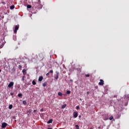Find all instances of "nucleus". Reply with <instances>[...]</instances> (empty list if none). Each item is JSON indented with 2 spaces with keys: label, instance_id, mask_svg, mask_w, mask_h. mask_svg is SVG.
Returning a JSON list of instances; mask_svg holds the SVG:
<instances>
[{
  "label": "nucleus",
  "instance_id": "f257e3e1",
  "mask_svg": "<svg viewBox=\"0 0 129 129\" xmlns=\"http://www.w3.org/2000/svg\"><path fill=\"white\" fill-rule=\"evenodd\" d=\"M73 115L75 118L78 116V112L77 111H75L73 113Z\"/></svg>",
  "mask_w": 129,
  "mask_h": 129
},
{
  "label": "nucleus",
  "instance_id": "f03ea898",
  "mask_svg": "<svg viewBox=\"0 0 129 129\" xmlns=\"http://www.w3.org/2000/svg\"><path fill=\"white\" fill-rule=\"evenodd\" d=\"M7 125H8V124L6 122L3 123L2 125V128H5V127H6Z\"/></svg>",
  "mask_w": 129,
  "mask_h": 129
},
{
  "label": "nucleus",
  "instance_id": "7ed1b4c3",
  "mask_svg": "<svg viewBox=\"0 0 129 129\" xmlns=\"http://www.w3.org/2000/svg\"><path fill=\"white\" fill-rule=\"evenodd\" d=\"M12 86H14L13 82H10V84L8 85V87H9V88H11V87H12Z\"/></svg>",
  "mask_w": 129,
  "mask_h": 129
},
{
  "label": "nucleus",
  "instance_id": "20e7f679",
  "mask_svg": "<svg viewBox=\"0 0 129 129\" xmlns=\"http://www.w3.org/2000/svg\"><path fill=\"white\" fill-rule=\"evenodd\" d=\"M19 30V25L15 26V29L14 30V33H17V31Z\"/></svg>",
  "mask_w": 129,
  "mask_h": 129
},
{
  "label": "nucleus",
  "instance_id": "39448f33",
  "mask_svg": "<svg viewBox=\"0 0 129 129\" xmlns=\"http://www.w3.org/2000/svg\"><path fill=\"white\" fill-rule=\"evenodd\" d=\"M56 75L55 76V79H58L59 78V72H56Z\"/></svg>",
  "mask_w": 129,
  "mask_h": 129
},
{
  "label": "nucleus",
  "instance_id": "423d86ee",
  "mask_svg": "<svg viewBox=\"0 0 129 129\" xmlns=\"http://www.w3.org/2000/svg\"><path fill=\"white\" fill-rule=\"evenodd\" d=\"M100 82L99 83V85H103V80H100Z\"/></svg>",
  "mask_w": 129,
  "mask_h": 129
},
{
  "label": "nucleus",
  "instance_id": "0eeeda50",
  "mask_svg": "<svg viewBox=\"0 0 129 129\" xmlns=\"http://www.w3.org/2000/svg\"><path fill=\"white\" fill-rule=\"evenodd\" d=\"M42 80H43V77H39L38 79V81L41 82L42 81Z\"/></svg>",
  "mask_w": 129,
  "mask_h": 129
},
{
  "label": "nucleus",
  "instance_id": "6e6552de",
  "mask_svg": "<svg viewBox=\"0 0 129 129\" xmlns=\"http://www.w3.org/2000/svg\"><path fill=\"white\" fill-rule=\"evenodd\" d=\"M66 106H67V105L66 104H64V105H62L61 106V108H62V109L65 108V107H66Z\"/></svg>",
  "mask_w": 129,
  "mask_h": 129
},
{
  "label": "nucleus",
  "instance_id": "1a4fd4ad",
  "mask_svg": "<svg viewBox=\"0 0 129 129\" xmlns=\"http://www.w3.org/2000/svg\"><path fill=\"white\" fill-rule=\"evenodd\" d=\"M53 121V120L52 119H50L47 121V123H52V122Z\"/></svg>",
  "mask_w": 129,
  "mask_h": 129
},
{
  "label": "nucleus",
  "instance_id": "9d476101",
  "mask_svg": "<svg viewBox=\"0 0 129 129\" xmlns=\"http://www.w3.org/2000/svg\"><path fill=\"white\" fill-rule=\"evenodd\" d=\"M31 112H32V110H29L27 111V114H28V115H29V114H30V113H31Z\"/></svg>",
  "mask_w": 129,
  "mask_h": 129
},
{
  "label": "nucleus",
  "instance_id": "9b49d317",
  "mask_svg": "<svg viewBox=\"0 0 129 129\" xmlns=\"http://www.w3.org/2000/svg\"><path fill=\"white\" fill-rule=\"evenodd\" d=\"M15 71H16V70L15 69V68H13L12 70V73H15Z\"/></svg>",
  "mask_w": 129,
  "mask_h": 129
},
{
  "label": "nucleus",
  "instance_id": "f8f14e48",
  "mask_svg": "<svg viewBox=\"0 0 129 129\" xmlns=\"http://www.w3.org/2000/svg\"><path fill=\"white\" fill-rule=\"evenodd\" d=\"M15 9V6H11L10 7V10H14Z\"/></svg>",
  "mask_w": 129,
  "mask_h": 129
},
{
  "label": "nucleus",
  "instance_id": "ddd939ff",
  "mask_svg": "<svg viewBox=\"0 0 129 129\" xmlns=\"http://www.w3.org/2000/svg\"><path fill=\"white\" fill-rule=\"evenodd\" d=\"M9 109H12L13 108V105H10L9 106Z\"/></svg>",
  "mask_w": 129,
  "mask_h": 129
},
{
  "label": "nucleus",
  "instance_id": "4468645a",
  "mask_svg": "<svg viewBox=\"0 0 129 129\" xmlns=\"http://www.w3.org/2000/svg\"><path fill=\"white\" fill-rule=\"evenodd\" d=\"M27 9H31V8H32V6L31 5H27Z\"/></svg>",
  "mask_w": 129,
  "mask_h": 129
},
{
  "label": "nucleus",
  "instance_id": "2eb2a0df",
  "mask_svg": "<svg viewBox=\"0 0 129 129\" xmlns=\"http://www.w3.org/2000/svg\"><path fill=\"white\" fill-rule=\"evenodd\" d=\"M58 95H59V96H62V93L59 92L58 93Z\"/></svg>",
  "mask_w": 129,
  "mask_h": 129
},
{
  "label": "nucleus",
  "instance_id": "dca6fc26",
  "mask_svg": "<svg viewBox=\"0 0 129 129\" xmlns=\"http://www.w3.org/2000/svg\"><path fill=\"white\" fill-rule=\"evenodd\" d=\"M109 119H110V120H112V119H113V116H111L109 117Z\"/></svg>",
  "mask_w": 129,
  "mask_h": 129
},
{
  "label": "nucleus",
  "instance_id": "f3484780",
  "mask_svg": "<svg viewBox=\"0 0 129 129\" xmlns=\"http://www.w3.org/2000/svg\"><path fill=\"white\" fill-rule=\"evenodd\" d=\"M32 84H33V85H36V82H35V81H32Z\"/></svg>",
  "mask_w": 129,
  "mask_h": 129
},
{
  "label": "nucleus",
  "instance_id": "a211bd4d",
  "mask_svg": "<svg viewBox=\"0 0 129 129\" xmlns=\"http://www.w3.org/2000/svg\"><path fill=\"white\" fill-rule=\"evenodd\" d=\"M42 86L45 87V86H47V84H46V83H44V84H43Z\"/></svg>",
  "mask_w": 129,
  "mask_h": 129
},
{
  "label": "nucleus",
  "instance_id": "6ab92c4d",
  "mask_svg": "<svg viewBox=\"0 0 129 129\" xmlns=\"http://www.w3.org/2000/svg\"><path fill=\"white\" fill-rule=\"evenodd\" d=\"M22 94H19L18 95V97H21V96H22Z\"/></svg>",
  "mask_w": 129,
  "mask_h": 129
},
{
  "label": "nucleus",
  "instance_id": "aec40b11",
  "mask_svg": "<svg viewBox=\"0 0 129 129\" xmlns=\"http://www.w3.org/2000/svg\"><path fill=\"white\" fill-rule=\"evenodd\" d=\"M76 129H79V126L78 125H76Z\"/></svg>",
  "mask_w": 129,
  "mask_h": 129
},
{
  "label": "nucleus",
  "instance_id": "412c9836",
  "mask_svg": "<svg viewBox=\"0 0 129 129\" xmlns=\"http://www.w3.org/2000/svg\"><path fill=\"white\" fill-rule=\"evenodd\" d=\"M23 104H27V102L26 101H23Z\"/></svg>",
  "mask_w": 129,
  "mask_h": 129
},
{
  "label": "nucleus",
  "instance_id": "4be33fe9",
  "mask_svg": "<svg viewBox=\"0 0 129 129\" xmlns=\"http://www.w3.org/2000/svg\"><path fill=\"white\" fill-rule=\"evenodd\" d=\"M71 92L70 91H67V94H70Z\"/></svg>",
  "mask_w": 129,
  "mask_h": 129
},
{
  "label": "nucleus",
  "instance_id": "5701e85b",
  "mask_svg": "<svg viewBox=\"0 0 129 129\" xmlns=\"http://www.w3.org/2000/svg\"><path fill=\"white\" fill-rule=\"evenodd\" d=\"M76 109H79L80 108V107H79V106H76Z\"/></svg>",
  "mask_w": 129,
  "mask_h": 129
},
{
  "label": "nucleus",
  "instance_id": "b1692460",
  "mask_svg": "<svg viewBox=\"0 0 129 129\" xmlns=\"http://www.w3.org/2000/svg\"><path fill=\"white\" fill-rule=\"evenodd\" d=\"M24 80H25V77H22V81H24Z\"/></svg>",
  "mask_w": 129,
  "mask_h": 129
},
{
  "label": "nucleus",
  "instance_id": "393cba45",
  "mask_svg": "<svg viewBox=\"0 0 129 129\" xmlns=\"http://www.w3.org/2000/svg\"><path fill=\"white\" fill-rule=\"evenodd\" d=\"M49 73H53V70H50Z\"/></svg>",
  "mask_w": 129,
  "mask_h": 129
},
{
  "label": "nucleus",
  "instance_id": "a878e982",
  "mask_svg": "<svg viewBox=\"0 0 129 129\" xmlns=\"http://www.w3.org/2000/svg\"><path fill=\"white\" fill-rule=\"evenodd\" d=\"M90 75H86V77H89Z\"/></svg>",
  "mask_w": 129,
  "mask_h": 129
},
{
  "label": "nucleus",
  "instance_id": "bb28decb",
  "mask_svg": "<svg viewBox=\"0 0 129 129\" xmlns=\"http://www.w3.org/2000/svg\"><path fill=\"white\" fill-rule=\"evenodd\" d=\"M38 4H39V5H40L41 4V1H40V0H38Z\"/></svg>",
  "mask_w": 129,
  "mask_h": 129
},
{
  "label": "nucleus",
  "instance_id": "cd10ccee",
  "mask_svg": "<svg viewBox=\"0 0 129 129\" xmlns=\"http://www.w3.org/2000/svg\"><path fill=\"white\" fill-rule=\"evenodd\" d=\"M26 71V70H23L22 72L23 73H25V72Z\"/></svg>",
  "mask_w": 129,
  "mask_h": 129
},
{
  "label": "nucleus",
  "instance_id": "c85d7f7f",
  "mask_svg": "<svg viewBox=\"0 0 129 129\" xmlns=\"http://www.w3.org/2000/svg\"><path fill=\"white\" fill-rule=\"evenodd\" d=\"M49 73H47L46 75V76H49Z\"/></svg>",
  "mask_w": 129,
  "mask_h": 129
},
{
  "label": "nucleus",
  "instance_id": "c756f323",
  "mask_svg": "<svg viewBox=\"0 0 129 129\" xmlns=\"http://www.w3.org/2000/svg\"><path fill=\"white\" fill-rule=\"evenodd\" d=\"M43 110H44V109H43V108L41 109V110H40L41 111H43Z\"/></svg>",
  "mask_w": 129,
  "mask_h": 129
},
{
  "label": "nucleus",
  "instance_id": "7c9ffc66",
  "mask_svg": "<svg viewBox=\"0 0 129 129\" xmlns=\"http://www.w3.org/2000/svg\"><path fill=\"white\" fill-rule=\"evenodd\" d=\"M36 111H37V110H34L33 111V112H36Z\"/></svg>",
  "mask_w": 129,
  "mask_h": 129
},
{
  "label": "nucleus",
  "instance_id": "2f4dec72",
  "mask_svg": "<svg viewBox=\"0 0 129 129\" xmlns=\"http://www.w3.org/2000/svg\"><path fill=\"white\" fill-rule=\"evenodd\" d=\"M107 119H108V118L104 119L105 120H107Z\"/></svg>",
  "mask_w": 129,
  "mask_h": 129
},
{
  "label": "nucleus",
  "instance_id": "473e14b6",
  "mask_svg": "<svg viewBox=\"0 0 129 129\" xmlns=\"http://www.w3.org/2000/svg\"><path fill=\"white\" fill-rule=\"evenodd\" d=\"M22 66H19V68H21Z\"/></svg>",
  "mask_w": 129,
  "mask_h": 129
},
{
  "label": "nucleus",
  "instance_id": "72a5a7b5",
  "mask_svg": "<svg viewBox=\"0 0 129 129\" xmlns=\"http://www.w3.org/2000/svg\"><path fill=\"white\" fill-rule=\"evenodd\" d=\"M87 94H89V92H87Z\"/></svg>",
  "mask_w": 129,
  "mask_h": 129
},
{
  "label": "nucleus",
  "instance_id": "f704fd0d",
  "mask_svg": "<svg viewBox=\"0 0 129 129\" xmlns=\"http://www.w3.org/2000/svg\"><path fill=\"white\" fill-rule=\"evenodd\" d=\"M70 81L72 82V81H73V80H70Z\"/></svg>",
  "mask_w": 129,
  "mask_h": 129
},
{
  "label": "nucleus",
  "instance_id": "c9c22d12",
  "mask_svg": "<svg viewBox=\"0 0 129 129\" xmlns=\"http://www.w3.org/2000/svg\"><path fill=\"white\" fill-rule=\"evenodd\" d=\"M98 128L100 129V126H99V127H98Z\"/></svg>",
  "mask_w": 129,
  "mask_h": 129
},
{
  "label": "nucleus",
  "instance_id": "e433bc0d",
  "mask_svg": "<svg viewBox=\"0 0 129 129\" xmlns=\"http://www.w3.org/2000/svg\"><path fill=\"white\" fill-rule=\"evenodd\" d=\"M47 129H52V128H48Z\"/></svg>",
  "mask_w": 129,
  "mask_h": 129
},
{
  "label": "nucleus",
  "instance_id": "4c0bfd02",
  "mask_svg": "<svg viewBox=\"0 0 129 129\" xmlns=\"http://www.w3.org/2000/svg\"><path fill=\"white\" fill-rule=\"evenodd\" d=\"M0 72H2V70H0Z\"/></svg>",
  "mask_w": 129,
  "mask_h": 129
},
{
  "label": "nucleus",
  "instance_id": "58836bf2",
  "mask_svg": "<svg viewBox=\"0 0 129 129\" xmlns=\"http://www.w3.org/2000/svg\"><path fill=\"white\" fill-rule=\"evenodd\" d=\"M90 129H92V128H90Z\"/></svg>",
  "mask_w": 129,
  "mask_h": 129
}]
</instances>
